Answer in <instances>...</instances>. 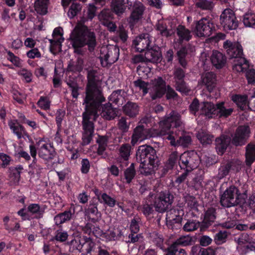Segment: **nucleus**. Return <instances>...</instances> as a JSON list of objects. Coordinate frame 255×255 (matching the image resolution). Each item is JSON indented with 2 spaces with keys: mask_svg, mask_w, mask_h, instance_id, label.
Wrapping results in <instances>:
<instances>
[{
  "mask_svg": "<svg viewBox=\"0 0 255 255\" xmlns=\"http://www.w3.org/2000/svg\"><path fill=\"white\" fill-rule=\"evenodd\" d=\"M105 101L101 90L95 83L89 81L86 96L84 104L85 105V112L83 114V126L84 132L82 137L83 144H88L93 137L94 132L93 121L100 114L106 120H110L117 116L116 109L111 107V104L108 103L102 105L101 103Z\"/></svg>",
  "mask_w": 255,
  "mask_h": 255,
  "instance_id": "obj_1",
  "label": "nucleus"
},
{
  "mask_svg": "<svg viewBox=\"0 0 255 255\" xmlns=\"http://www.w3.org/2000/svg\"><path fill=\"white\" fill-rule=\"evenodd\" d=\"M182 124L179 114L172 111L165 116L164 120L160 121L159 128L157 130L153 129L155 130L153 133L149 132L143 125L137 127L134 130L131 143L134 146L138 141H142L151 136L160 135L169 140L172 146H187L191 141L190 136H180V133H182L177 129L178 128H182Z\"/></svg>",
  "mask_w": 255,
  "mask_h": 255,
  "instance_id": "obj_2",
  "label": "nucleus"
},
{
  "mask_svg": "<svg viewBox=\"0 0 255 255\" xmlns=\"http://www.w3.org/2000/svg\"><path fill=\"white\" fill-rule=\"evenodd\" d=\"M87 20L85 17H82L71 33L70 38L72 45L75 48V52L81 53L78 49L85 45H88L89 50L94 49L96 45L95 34L89 30L84 23Z\"/></svg>",
  "mask_w": 255,
  "mask_h": 255,
  "instance_id": "obj_3",
  "label": "nucleus"
},
{
  "mask_svg": "<svg viewBox=\"0 0 255 255\" xmlns=\"http://www.w3.org/2000/svg\"><path fill=\"white\" fill-rule=\"evenodd\" d=\"M137 159L140 161L141 172L149 174L153 172L158 166V159L155 150L150 146H140L136 152Z\"/></svg>",
  "mask_w": 255,
  "mask_h": 255,
  "instance_id": "obj_4",
  "label": "nucleus"
},
{
  "mask_svg": "<svg viewBox=\"0 0 255 255\" xmlns=\"http://www.w3.org/2000/svg\"><path fill=\"white\" fill-rule=\"evenodd\" d=\"M134 84L136 87L142 91L143 95L149 92L152 99L160 98L166 91L165 83L161 77L155 79L150 84L138 80L135 81Z\"/></svg>",
  "mask_w": 255,
  "mask_h": 255,
  "instance_id": "obj_5",
  "label": "nucleus"
},
{
  "mask_svg": "<svg viewBox=\"0 0 255 255\" xmlns=\"http://www.w3.org/2000/svg\"><path fill=\"white\" fill-rule=\"evenodd\" d=\"M247 198L246 193L240 194L237 188L231 186L221 196L220 202L225 207L235 206L238 204H244Z\"/></svg>",
  "mask_w": 255,
  "mask_h": 255,
  "instance_id": "obj_6",
  "label": "nucleus"
},
{
  "mask_svg": "<svg viewBox=\"0 0 255 255\" xmlns=\"http://www.w3.org/2000/svg\"><path fill=\"white\" fill-rule=\"evenodd\" d=\"M198 156L196 153L185 152L182 154L179 159V164L181 168L189 172L197 168L199 165Z\"/></svg>",
  "mask_w": 255,
  "mask_h": 255,
  "instance_id": "obj_7",
  "label": "nucleus"
},
{
  "mask_svg": "<svg viewBox=\"0 0 255 255\" xmlns=\"http://www.w3.org/2000/svg\"><path fill=\"white\" fill-rule=\"evenodd\" d=\"M100 52V59L103 67L115 63L119 58V49L116 47L109 48L107 46H103L101 48Z\"/></svg>",
  "mask_w": 255,
  "mask_h": 255,
  "instance_id": "obj_8",
  "label": "nucleus"
},
{
  "mask_svg": "<svg viewBox=\"0 0 255 255\" xmlns=\"http://www.w3.org/2000/svg\"><path fill=\"white\" fill-rule=\"evenodd\" d=\"M220 20L225 30L235 29L238 25L235 14L230 8H226L222 12Z\"/></svg>",
  "mask_w": 255,
  "mask_h": 255,
  "instance_id": "obj_9",
  "label": "nucleus"
},
{
  "mask_svg": "<svg viewBox=\"0 0 255 255\" xmlns=\"http://www.w3.org/2000/svg\"><path fill=\"white\" fill-rule=\"evenodd\" d=\"M173 196L168 192H161L155 198L153 205L156 211L162 213L171 204Z\"/></svg>",
  "mask_w": 255,
  "mask_h": 255,
  "instance_id": "obj_10",
  "label": "nucleus"
},
{
  "mask_svg": "<svg viewBox=\"0 0 255 255\" xmlns=\"http://www.w3.org/2000/svg\"><path fill=\"white\" fill-rule=\"evenodd\" d=\"M232 100L242 110H246L249 108L255 112V90L251 96L249 101L247 97L245 95H233L232 96Z\"/></svg>",
  "mask_w": 255,
  "mask_h": 255,
  "instance_id": "obj_11",
  "label": "nucleus"
},
{
  "mask_svg": "<svg viewBox=\"0 0 255 255\" xmlns=\"http://www.w3.org/2000/svg\"><path fill=\"white\" fill-rule=\"evenodd\" d=\"M213 27V23L208 19L203 18L197 22L194 32L198 37L209 36L212 33Z\"/></svg>",
  "mask_w": 255,
  "mask_h": 255,
  "instance_id": "obj_12",
  "label": "nucleus"
},
{
  "mask_svg": "<svg viewBox=\"0 0 255 255\" xmlns=\"http://www.w3.org/2000/svg\"><path fill=\"white\" fill-rule=\"evenodd\" d=\"M223 46L228 55L232 60L242 57L243 49L239 43L226 40Z\"/></svg>",
  "mask_w": 255,
  "mask_h": 255,
  "instance_id": "obj_13",
  "label": "nucleus"
},
{
  "mask_svg": "<svg viewBox=\"0 0 255 255\" xmlns=\"http://www.w3.org/2000/svg\"><path fill=\"white\" fill-rule=\"evenodd\" d=\"M38 154L40 157L48 160L52 159L54 156V149L50 143L39 140L37 143Z\"/></svg>",
  "mask_w": 255,
  "mask_h": 255,
  "instance_id": "obj_14",
  "label": "nucleus"
},
{
  "mask_svg": "<svg viewBox=\"0 0 255 255\" xmlns=\"http://www.w3.org/2000/svg\"><path fill=\"white\" fill-rule=\"evenodd\" d=\"M61 27L55 28L53 32V38L49 40L51 44L50 50L53 53L61 51L62 43L64 39Z\"/></svg>",
  "mask_w": 255,
  "mask_h": 255,
  "instance_id": "obj_15",
  "label": "nucleus"
},
{
  "mask_svg": "<svg viewBox=\"0 0 255 255\" xmlns=\"http://www.w3.org/2000/svg\"><path fill=\"white\" fill-rule=\"evenodd\" d=\"M151 42L150 36L146 33L136 37L133 40L132 44L136 51L141 52L149 48Z\"/></svg>",
  "mask_w": 255,
  "mask_h": 255,
  "instance_id": "obj_16",
  "label": "nucleus"
},
{
  "mask_svg": "<svg viewBox=\"0 0 255 255\" xmlns=\"http://www.w3.org/2000/svg\"><path fill=\"white\" fill-rule=\"evenodd\" d=\"M250 130L248 126L239 127L233 138V142L236 145H241L245 143L249 137Z\"/></svg>",
  "mask_w": 255,
  "mask_h": 255,
  "instance_id": "obj_17",
  "label": "nucleus"
},
{
  "mask_svg": "<svg viewBox=\"0 0 255 255\" xmlns=\"http://www.w3.org/2000/svg\"><path fill=\"white\" fill-rule=\"evenodd\" d=\"M144 7L142 3L136 2L133 6V9L129 18V23L131 26L138 22L142 18Z\"/></svg>",
  "mask_w": 255,
  "mask_h": 255,
  "instance_id": "obj_18",
  "label": "nucleus"
},
{
  "mask_svg": "<svg viewBox=\"0 0 255 255\" xmlns=\"http://www.w3.org/2000/svg\"><path fill=\"white\" fill-rule=\"evenodd\" d=\"M216 104L211 102H203L200 104V114L205 116L207 118H215Z\"/></svg>",
  "mask_w": 255,
  "mask_h": 255,
  "instance_id": "obj_19",
  "label": "nucleus"
},
{
  "mask_svg": "<svg viewBox=\"0 0 255 255\" xmlns=\"http://www.w3.org/2000/svg\"><path fill=\"white\" fill-rule=\"evenodd\" d=\"M8 125L12 133L17 136L18 139L28 136L24 127L19 124L17 120H9Z\"/></svg>",
  "mask_w": 255,
  "mask_h": 255,
  "instance_id": "obj_20",
  "label": "nucleus"
},
{
  "mask_svg": "<svg viewBox=\"0 0 255 255\" xmlns=\"http://www.w3.org/2000/svg\"><path fill=\"white\" fill-rule=\"evenodd\" d=\"M146 61L157 63L161 60V54L158 46L148 48L145 53Z\"/></svg>",
  "mask_w": 255,
  "mask_h": 255,
  "instance_id": "obj_21",
  "label": "nucleus"
},
{
  "mask_svg": "<svg viewBox=\"0 0 255 255\" xmlns=\"http://www.w3.org/2000/svg\"><path fill=\"white\" fill-rule=\"evenodd\" d=\"M184 213L182 210L171 209L166 213L167 224L171 225L174 223H180Z\"/></svg>",
  "mask_w": 255,
  "mask_h": 255,
  "instance_id": "obj_22",
  "label": "nucleus"
},
{
  "mask_svg": "<svg viewBox=\"0 0 255 255\" xmlns=\"http://www.w3.org/2000/svg\"><path fill=\"white\" fill-rule=\"evenodd\" d=\"M216 118H227L233 112V109L223 102L216 104Z\"/></svg>",
  "mask_w": 255,
  "mask_h": 255,
  "instance_id": "obj_23",
  "label": "nucleus"
},
{
  "mask_svg": "<svg viewBox=\"0 0 255 255\" xmlns=\"http://www.w3.org/2000/svg\"><path fill=\"white\" fill-rule=\"evenodd\" d=\"M241 167L242 164L240 161L228 163L226 166L223 165L219 169V177L222 178L227 175L230 170L238 171L241 168Z\"/></svg>",
  "mask_w": 255,
  "mask_h": 255,
  "instance_id": "obj_24",
  "label": "nucleus"
},
{
  "mask_svg": "<svg viewBox=\"0 0 255 255\" xmlns=\"http://www.w3.org/2000/svg\"><path fill=\"white\" fill-rule=\"evenodd\" d=\"M233 70L237 72H243L249 68V64L247 60L241 57L232 60Z\"/></svg>",
  "mask_w": 255,
  "mask_h": 255,
  "instance_id": "obj_25",
  "label": "nucleus"
},
{
  "mask_svg": "<svg viewBox=\"0 0 255 255\" xmlns=\"http://www.w3.org/2000/svg\"><path fill=\"white\" fill-rule=\"evenodd\" d=\"M216 76L212 72H207L202 76L201 82L211 92L215 86Z\"/></svg>",
  "mask_w": 255,
  "mask_h": 255,
  "instance_id": "obj_26",
  "label": "nucleus"
},
{
  "mask_svg": "<svg viewBox=\"0 0 255 255\" xmlns=\"http://www.w3.org/2000/svg\"><path fill=\"white\" fill-rule=\"evenodd\" d=\"M230 141V138L224 135L216 138V148L218 154L221 155L224 152Z\"/></svg>",
  "mask_w": 255,
  "mask_h": 255,
  "instance_id": "obj_27",
  "label": "nucleus"
},
{
  "mask_svg": "<svg viewBox=\"0 0 255 255\" xmlns=\"http://www.w3.org/2000/svg\"><path fill=\"white\" fill-rule=\"evenodd\" d=\"M211 60L213 64L217 68H222L226 63V58L224 55L221 52L217 51H213Z\"/></svg>",
  "mask_w": 255,
  "mask_h": 255,
  "instance_id": "obj_28",
  "label": "nucleus"
},
{
  "mask_svg": "<svg viewBox=\"0 0 255 255\" xmlns=\"http://www.w3.org/2000/svg\"><path fill=\"white\" fill-rule=\"evenodd\" d=\"M128 0H112V8L117 15H120L124 12Z\"/></svg>",
  "mask_w": 255,
  "mask_h": 255,
  "instance_id": "obj_29",
  "label": "nucleus"
},
{
  "mask_svg": "<svg viewBox=\"0 0 255 255\" xmlns=\"http://www.w3.org/2000/svg\"><path fill=\"white\" fill-rule=\"evenodd\" d=\"M250 241V238L247 234H243L237 240L238 246L237 249L239 252H244L246 251L248 243Z\"/></svg>",
  "mask_w": 255,
  "mask_h": 255,
  "instance_id": "obj_30",
  "label": "nucleus"
},
{
  "mask_svg": "<svg viewBox=\"0 0 255 255\" xmlns=\"http://www.w3.org/2000/svg\"><path fill=\"white\" fill-rule=\"evenodd\" d=\"M49 0H36L34 8L39 14L44 15L47 12V7Z\"/></svg>",
  "mask_w": 255,
  "mask_h": 255,
  "instance_id": "obj_31",
  "label": "nucleus"
},
{
  "mask_svg": "<svg viewBox=\"0 0 255 255\" xmlns=\"http://www.w3.org/2000/svg\"><path fill=\"white\" fill-rule=\"evenodd\" d=\"M125 93L122 90L114 91L109 97L110 101L118 105H123L125 102Z\"/></svg>",
  "mask_w": 255,
  "mask_h": 255,
  "instance_id": "obj_32",
  "label": "nucleus"
},
{
  "mask_svg": "<svg viewBox=\"0 0 255 255\" xmlns=\"http://www.w3.org/2000/svg\"><path fill=\"white\" fill-rule=\"evenodd\" d=\"M83 68V60L78 58L76 62L70 61L67 67V71L73 73L81 72Z\"/></svg>",
  "mask_w": 255,
  "mask_h": 255,
  "instance_id": "obj_33",
  "label": "nucleus"
},
{
  "mask_svg": "<svg viewBox=\"0 0 255 255\" xmlns=\"http://www.w3.org/2000/svg\"><path fill=\"white\" fill-rule=\"evenodd\" d=\"M83 245H79L76 246V248L80 252L90 253L92 251L93 248L95 246L94 243L90 239H87L86 241H84Z\"/></svg>",
  "mask_w": 255,
  "mask_h": 255,
  "instance_id": "obj_34",
  "label": "nucleus"
},
{
  "mask_svg": "<svg viewBox=\"0 0 255 255\" xmlns=\"http://www.w3.org/2000/svg\"><path fill=\"white\" fill-rule=\"evenodd\" d=\"M197 137L203 145L210 144L213 140V136L203 129L198 131Z\"/></svg>",
  "mask_w": 255,
  "mask_h": 255,
  "instance_id": "obj_35",
  "label": "nucleus"
},
{
  "mask_svg": "<svg viewBox=\"0 0 255 255\" xmlns=\"http://www.w3.org/2000/svg\"><path fill=\"white\" fill-rule=\"evenodd\" d=\"M246 164L250 165L255 160V145L249 144L246 148Z\"/></svg>",
  "mask_w": 255,
  "mask_h": 255,
  "instance_id": "obj_36",
  "label": "nucleus"
},
{
  "mask_svg": "<svg viewBox=\"0 0 255 255\" xmlns=\"http://www.w3.org/2000/svg\"><path fill=\"white\" fill-rule=\"evenodd\" d=\"M216 218L215 210L213 208L208 209L205 213L203 223L205 226L208 227L213 223Z\"/></svg>",
  "mask_w": 255,
  "mask_h": 255,
  "instance_id": "obj_37",
  "label": "nucleus"
},
{
  "mask_svg": "<svg viewBox=\"0 0 255 255\" xmlns=\"http://www.w3.org/2000/svg\"><path fill=\"white\" fill-rule=\"evenodd\" d=\"M125 113L129 117H134L138 113V106L132 103H128L124 108Z\"/></svg>",
  "mask_w": 255,
  "mask_h": 255,
  "instance_id": "obj_38",
  "label": "nucleus"
},
{
  "mask_svg": "<svg viewBox=\"0 0 255 255\" xmlns=\"http://www.w3.org/2000/svg\"><path fill=\"white\" fill-rule=\"evenodd\" d=\"M106 13V11H102L99 15V18L100 20H103V21H102L103 24L106 25L110 31H114L116 29V26L114 23L109 21V16L107 17L106 15H105Z\"/></svg>",
  "mask_w": 255,
  "mask_h": 255,
  "instance_id": "obj_39",
  "label": "nucleus"
},
{
  "mask_svg": "<svg viewBox=\"0 0 255 255\" xmlns=\"http://www.w3.org/2000/svg\"><path fill=\"white\" fill-rule=\"evenodd\" d=\"M243 22L246 27H253L255 25V14L248 12L244 14Z\"/></svg>",
  "mask_w": 255,
  "mask_h": 255,
  "instance_id": "obj_40",
  "label": "nucleus"
},
{
  "mask_svg": "<svg viewBox=\"0 0 255 255\" xmlns=\"http://www.w3.org/2000/svg\"><path fill=\"white\" fill-rule=\"evenodd\" d=\"M177 34L180 40H189L191 38L190 31L182 25L178 26L177 28Z\"/></svg>",
  "mask_w": 255,
  "mask_h": 255,
  "instance_id": "obj_41",
  "label": "nucleus"
},
{
  "mask_svg": "<svg viewBox=\"0 0 255 255\" xmlns=\"http://www.w3.org/2000/svg\"><path fill=\"white\" fill-rule=\"evenodd\" d=\"M72 216L70 211H66L63 213L56 216L54 220L56 224H61L67 221H69Z\"/></svg>",
  "mask_w": 255,
  "mask_h": 255,
  "instance_id": "obj_42",
  "label": "nucleus"
},
{
  "mask_svg": "<svg viewBox=\"0 0 255 255\" xmlns=\"http://www.w3.org/2000/svg\"><path fill=\"white\" fill-rule=\"evenodd\" d=\"M150 68L143 63L137 68L138 74L142 78L148 77L150 74Z\"/></svg>",
  "mask_w": 255,
  "mask_h": 255,
  "instance_id": "obj_43",
  "label": "nucleus"
},
{
  "mask_svg": "<svg viewBox=\"0 0 255 255\" xmlns=\"http://www.w3.org/2000/svg\"><path fill=\"white\" fill-rule=\"evenodd\" d=\"M196 6L203 10H211L214 6V3L208 0H199L196 4Z\"/></svg>",
  "mask_w": 255,
  "mask_h": 255,
  "instance_id": "obj_44",
  "label": "nucleus"
},
{
  "mask_svg": "<svg viewBox=\"0 0 255 255\" xmlns=\"http://www.w3.org/2000/svg\"><path fill=\"white\" fill-rule=\"evenodd\" d=\"M131 147L128 144H123L120 148V154L124 160L127 161L130 155Z\"/></svg>",
  "mask_w": 255,
  "mask_h": 255,
  "instance_id": "obj_45",
  "label": "nucleus"
},
{
  "mask_svg": "<svg viewBox=\"0 0 255 255\" xmlns=\"http://www.w3.org/2000/svg\"><path fill=\"white\" fill-rule=\"evenodd\" d=\"M157 29L160 32V34L165 36L171 35L174 33L172 29L167 30L165 25L162 21H159L156 25Z\"/></svg>",
  "mask_w": 255,
  "mask_h": 255,
  "instance_id": "obj_46",
  "label": "nucleus"
},
{
  "mask_svg": "<svg viewBox=\"0 0 255 255\" xmlns=\"http://www.w3.org/2000/svg\"><path fill=\"white\" fill-rule=\"evenodd\" d=\"M192 238L189 236H183L178 239L172 245L186 246L191 244Z\"/></svg>",
  "mask_w": 255,
  "mask_h": 255,
  "instance_id": "obj_47",
  "label": "nucleus"
},
{
  "mask_svg": "<svg viewBox=\"0 0 255 255\" xmlns=\"http://www.w3.org/2000/svg\"><path fill=\"white\" fill-rule=\"evenodd\" d=\"M200 226L199 222L188 221L183 226V229L187 232H191L197 230Z\"/></svg>",
  "mask_w": 255,
  "mask_h": 255,
  "instance_id": "obj_48",
  "label": "nucleus"
},
{
  "mask_svg": "<svg viewBox=\"0 0 255 255\" xmlns=\"http://www.w3.org/2000/svg\"><path fill=\"white\" fill-rule=\"evenodd\" d=\"M68 237V234L67 232L58 230L55 233L54 239L59 242H64L67 240Z\"/></svg>",
  "mask_w": 255,
  "mask_h": 255,
  "instance_id": "obj_49",
  "label": "nucleus"
},
{
  "mask_svg": "<svg viewBox=\"0 0 255 255\" xmlns=\"http://www.w3.org/2000/svg\"><path fill=\"white\" fill-rule=\"evenodd\" d=\"M135 171L133 164H132L125 171V177L128 183H130L135 176Z\"/></svg>",
  "mask_w": 255,
  "mask_h": 255,
  "instance_id": "obj_50",
  "label": "nucleus"
},
{
  "mask_svg": "<svg viewBox=\"0 0 255 255\" xmlns=\"http://www.w3.org/2000/svg\"><path fill=\"white\" fill-rule=\"evenodd\" d=\"M81 9V6L79 4L73 3L71 5L68 12V16L70 18H73L77 15L78 11Z\"/></svg>",
  "mask_w": 255,
  "mask_h": 255,
  "instance_id": "obj_51",
  "label": "nucleus"
},
{
  "mask_svg": "<svg viewBox=\"0 0 255 255\" xmlns=\"http://www.w3.org/2000/svg\"><path fill=\"white\" fill-rule=\"evenodd\" d=\"M101 199L102 201L101 203L107 205L108 206L113 207L116 205V200L115 199L112 198L106 193H103L101 195Z\"/></svg>",
  "mask_w": 255,
  "mask_h": 255,
  "instance_id": "obj_52",
  "label": "nucleus"
},
{
  "mask_svg": "<svg viewBox=\"0 0 255 255\" xmlns=\"http://www.w3.org/2000/svg\"><path fill=\"white\" fill-rule=\"evenodd\" d=\"M97 142L99 143L98 153L103 155L107 146V138L104 136H100L97 139Z\"/></svg>",
  "mask_w": 255,
  "mask_h": 255,
  "instance_id": "obj_53",
  "label": "nucleus"
},
{
  "mask_svg": "<svg viewBox=\"0 0 255 255\" xmlns=\"http://www.w3.org/2000/svg\"><path fill=\"white\" fill-rule=\"evenodd\" d=\"M7 58L15 66L20 67L21 66L22 61L18 57L15 56L12 52L10 51L7 52Z\"/></svg>",
  "mask_w": 255,
  "mask_h": 255,
  "instance_id": "obj_54",
  "label": "nucleus"
},
{
  "mask_svg": "<svg viewBox=\"0 0 255 255\" xmlns=\"http://www.w3.org/2000/svg\"><path fill=\"white\" fill-rule=\"evenodd\" d=\"M200 104L197 99H194L190 106V112L194 115L197 116L200 114Z\"/></svg>",
  "mask_w": 255,
  "mask_h": 255,
  "instance_id": "obj_55",
  "label": "nucleus"
},
{
  "mask_svg": "<svg viewBox=\"0 0 255 255\" xmlns=\"http://www.w3.org/2000/svg\"><path fill=\"white\" fill-rule=\"evenodd\" d=\"M0 159L2 162L1 166L3 168H5L7 166L9 165L10 164V162L12 161L11 157L8 155L4 153H0Z\"/></svg>",
  "mask_w": 255,
  "mask_h": 255,
  "instance_id": "obj_56",
  "label": "nucleus"
},
{
  "mask_svg": "<svg viewBox=\"0 0 255 255\" xmlns=\"http://www.w3.org/2000/svg\"><path fill=\"white\" fill-rule=\"evenodd\" d=\"M176 90L183 94H187L190 91L189 88L186 86L183 81L178 82L176 84Z\"/></svg>",
  "mask_w": 255,
  "mask_h": 255,
  "instance_id": "obj_57",
  "label": "nucleus"
},
{
  "mask_svg": "<svg viewBox=\"0 0 255 255\" xmlns=\"http://www.w3.org/2000/svg\"><path fill=\"white\" fill-rule=\"evenodd\" d=\"M18 73L22 77L26 82L28 83L31 81L32 74L29 71L22 69L19 70Z\"/></svg>",
  "mask_w": 255,
  "mask_h": 255,
  "instance_id": "obj_58",
  "label": "nucleus"
},
{
  "mask_svg": "<svg viewBox=\"0 0 255 255\" xmlns=\"http://www.w3.org/2000/svg\"><path fill=\"white\" fill-rule=\"evenodd\" d=\"M187 50L185 48H182L177 52L179 62L182 66H185L186 64V62L184 59Z\"/></svg>",
  "mask_w": 255,
  "mask_h": 255,
  "instance_id": "obj_59",
  "label": "nucleus"
},
{
  "mask_svg": "<svg viewBox=\"0 0 255 255\" xmlns=\"http://www.w3.org/2000/svg\"><path fill=\"white\" fill-rule=\"evenodd\" d=\"M227 235L226 232H220L217 233L215 237V240L217 244H221L226 241Z\"/></svg>",
  "mask_w": 255,
  "mask_h": 255,
  "instance_id": "obj_60",
  "label": "nucleus"
},
{
  "mask_svg": "<svg viewBox=\"0 0 255 255\" xmlns=\"http://www.w3.org/2000/svg\"><path fill=\"white\" fill-rule=\"evenodd\" d=\"M184 77V73L183 70L179 68L176 69L174 72V79L176 84H177L178 82H181Z\"/></svg>",
  "mask_w": 255,
  "mask_h": 255,
  "instance_id": "obj_61",
  "label": "nucleus"
},
{
  "mask_svg": "<svg viewBox=\"0 0 255 255\" xmlns=\"http://www.w3.org/2000/svg\"><path fill=\"white\" fill-rule=\"evenodd\" d=\"M246 78L248 83L251 84L255 83V70L250 69L246 72Z\"/></svg>",
  "mask_w": 255,
  "mask_h": 255,
  "instance_id": "obj_62",
  "label": "nucleus"
},
{
  "mask_svg": "<svg viewBox=\"0 0 255 255\" xmlns=\"http://www.w3.org/2000/svg\"><path fill=\"white\" fill-rule=\"evenodd\" d=\"M38 105L41 108L44 110H47L50 107V102L48 99L41 97L38 102Z\"/></svg>",
  "mask_w": 255,
  "mask_h": 255,
  "instance_id": "obj_63",
  "label": "nucleus"
},
{
  "mask_svg": "<svg viewBox=\"0 0 255 255\" xmlns=\"http://www.w3.org/2000/svg\"><path fill=\"white\" fill-rule=\"evenodd\" d=\"M27 56L31 59L35 58H40L41 53L37 48H33L26 53Z\"/></svg>",
  "mask_w": 255,
  "mask_h": 255,
  "instance_id": "obj_64",
  "label": "nucleus"
}]
</instances>
